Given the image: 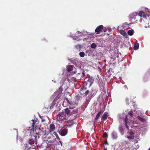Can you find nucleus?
Here are the masks:
<instances>
[{"label":"nucleus","instance_id":"nucleus-1","mask_svg":"<svg viewBox=\"0 0 150 150\" xmlns=\"http://www.w3.org/2000/svg\"><path fill=\"white\" fill-rule=\"evenodd\" d=\"M57 120L59 122L66 120L67 119V117L66 114L64 112H61L58 115L57 117Z\"/></svg>","mask_w":150,"mask_h":150},{"label":"nucleus","instance_id":"nucleus-2","mask_svg":"<svg viewBox=\"0 0 150 150\" xmlns=\"http://www.w3.org/2000/svg\"><path fill=\"white\" fill-rule=\"evenodd\" d=\"M85 84H84L83 86L81 88L80 91V95H83L84 96H86L89 93L88 90H86L87 88L85 87Z\"/></svg>","mask_w":150,"mask_h":150},{"label":"nucleus","instance_id":"nucleus-3","mask_svg":"<svg viewBox=\"0 0 150 150\" xmlns=\"http://www.w3.org/2000/svg\"><path fill=\"white\" fill-rule=\"evenodd\" d=\"M33 122L32 125V129L33 130H35L37 129L40 128V127L39 125V122L37 120H32Z\"/></svg>","mask_w":150,"mask_h":150},{"label":"nucleus","instance_id":"nucleus-4","mask_svg":"<svg viewBox=\"0 0 150 150\" xmlns=\"http://www.w3.org/2000/svg\"><path fill=\"white\" fill-rule=\"evenodd\" d=\"M64 101L63 102V105L64 107H66L67 106L66 104L67 102L70 105L73 106L75 104H76V103L74 102H72V101H70L68 100V98H65V99H64Z\"/></svg>","mask_w":150,"mask_h":150},{"label":"nucleus","instance_id":"nucleus-5","mask_svg":"<svg viewBox=\"0 0 150 150\" xmlns=\"http://www.w3.org/2000/svg\"><path fill=\"white\" fill-rule=\"evenodd\" d=\"M68 132V129L66 128H62L59 131V133L62 136H65Z\"/></svg>","mask_w":150,"mask_h":150},{"label":"nucleus","instance_id":"nucleus-6","mask_svg":"<svg viewBox=\"0 0 150 150\" xmlns=\"http://www.w3.org/2000/svg\"><path fill=\"white\" fill-rule=\"evenodd\" d=\"M93 81L94 79L93 77L91 76H89L88 78V79L86 83L85 86H86L87 85L89 84V87H90L93 83Z\"/></svg>","mask_w":150,"mask_h":150},{"label":"nucleus","instance_id":"nucleus-7","mask_svg":"<svg viewBox=\"0 0 150 150\" xmlns=\"http://www.w3.org/2000/svg\"><path fill=\"white\" fill-rule=\"evenodd\" d=\"M63 94L60 93L58 94V95L54 98V101L55 102L59 103L60 101L62 99V96L63 95Z\"/></svg>","mask_w":150,"mask_h":150},{"label":"nucleus","instance_id":"nucleus-8","mask_svg":"<svg viewBox=\"0 0 150 150\" xmlns=\"http://www.w3.org/2000/svg\"><path fill=\"white\" fill-rule=\"evenodd\" d=\"M75 107L73 106L72 107L71 106L69 107V108H66L65 110V112L66 115L67 114L68 115H71V109L74 108Z\"/></svg>","mask_w":150,"mask_h":150},{"label":"nucleus","instance_id":"nucleus-9","mask_svg":"<svg viewBox=\"0 0 150 150\" xmlns=\"http://www.w3.org/2000/svg\"><path fill=\"white\" fill-rule=\"evenodd\" d=\"M103 28V26L100 25L98 26L95 30V32L97 34H99Z\"/></svg>","mask_w":150,"mask_h":150},{"label":"nucleus","instance_id":"nucleus-10","mask_svg":"<svg viewBox=\"0 0 150 150\" xmlns=\"http://www.w3.org/2000/svg\"><path fill=\"white\" fill-rule=\"evenodd\" d=\"M103 113V112H102L101 110L100 112H99L97 114V115L96 117V118L94 120V122H96L98 119L100 117L101 114Z\"/></svg>","mask_w":150,"mask_h":150},{"label":"nucleus","instance_id":"nucleus-11","mask_svg":"<svg viewBox=\"0 0 150 150\" xmlns=\"http://www.w3.org/2000/svg\"><path fill=\"white\" fill-rule=\"evenodd\" d=\"M55 126L54 124H51L50 125V131L51 132L53 131L55 129Z\"/></svg>","mask_w":150,"mask_h":150},{"label":"nucleus","instance_id":"nucleus-12","mask_svg":"<svg viewBox=\"0 0 150 150\" xmlns=\"http://www.w3.org/2000/svg\"><path fill=\"white\" fill-rule=\"evenodd\" d=\"M107 114L108 113L107 112H105L101 117V120H106L107 119L108 116Z\"/></svg>","mask_w":150,"mask_h":150},{"label":"nucleus","instance_id":"nucleus-13","mask_svg":"<svg viewBox=\"0 0 150 150\" xmlns=\"http://www.w3.org/2000/svg\"><path fill=\"white\" fill-rule=\"evenodd\" d=\"M122 146L123 148L124 149L125 148V149H127L128 148L129 145L127 142H123L122 144Z\"/></svg>","mask_w":150,"mask_h":150},{"label":"nucleus","instance_id":"nucleus-14","mask_svg":"<svg viewBox=\"0 0 150 150\" xmlns=\"http://www.w3.org/2000/svg\"><path fill=\"white\" fill-rule=\"evenodd\" d=\"M138 15L144 18H145L146 17V15L145 13L143 12L142 11H139L138 13Z\"/></svg>","mask_w":150,"mask_h":150},{"label":"nucleus","instance_id":"nucleus-15","mask_svg":"<svg viewBox=\"0 0 150 150\" xmlns=\"http://www.w3.org/2000/svg\"><path fill=\"white\" fill-rule=\"evenodd\" d=\"M74 66L71 65H69L67 67V70L68 72H70L73 69V68Z\"/></svg>","mask_w":150,"mask_h":150},{"label":"nucleus","instance_id":"nucleus-16","mask_svg":"<svg viewBox=\"0 0 150 150\" xmlns=\"http://www.w3.org/2000/svg\"><path fill=\"white\" fill-rule=\"evenodd\" d=\"M120 32L121 35L124 36H125L127 35L126 33L123 30H120Z\"/></svg>","mask_w":150,"mask_h":150},{"label":"nucleus","instance_id":"nucleus-17","mask_svg":"<svg viewBox=\"0 0 150 150\" xmlns=\"http://www.w3.org/2000/svg\"><path fill=\"white\" fill-rule=\"evenodd\" d=\"M78 109L76 108L73 110H71V115H72L74 114L77 113L78 112Z\"/></svg>","mask_w":150,"mask_h":150},{"label":"nucleus","instance_id":"nucleus-18","mask_svg":"<svg viewBox=\"0 0 150 150\" xmlns=\"http://www.w3.org/2000/svg\"><path fill=\"white\" fill-rule=\"evenodd\" d=\"M112 137L114 139H116L117 137V135L116 133L115 132H113L112 133Z\"/></svg>","mask_w":150,"mask_h":150},{"label":"nucleus","instance_id":"nucleus-19","mask_svg":"<svg viewBox=\"0 0 150 150\" xmlns=\"http://www.w3.org/2000/svg\"><path fill=\"white\" fill-rule=\"evenodd\" d=\"M134 30H129L127 32L128 35L131 36L133 34Z\"/></svg>","mask_w":150,"mask_h":150},{"label":"nucleus","instance_id":"nucleus-20","mask_svg":"<svg viewBox=\"0 0 150 150\" xmlns=\"http://www.w3.org/2000/svg\"><path fill=\"white\" fill-rule=\"evenodd\" d=\"M139 47V44L138 43H135L134 45V49L135 50H137Z\"/></svg>","mask_w":150,"mask_h":150},{"label":"nucleus","instance_id":"nucleus-21","mask_svg":"<svg viewBox=\"0 0 150 150\" xmlns=\"http://www.w3.org/2000/svg\"><path fill=\"white\" fill-rule=\"evenodd\" d=\"M137 118L140 121L142 122H144L146 121V120L145 118L143 117H141L139 116H138Z\"/></svg>","mask_w":150,"mask_h":150},{"label":"nucleus","instance_id":"nucleus-22","mask_svg":"<svg viewBox=\"0 0 150 150\" xmlns=\"http://www.w3.org/2000/svg\"><path fill=\"white\" fill-rule=\"evenodd\" d=\"M28 143L30 145H32L34 144V142L32 139H30L29 140Z\"/></svg>","mask_w":150,"mask_h":150},{"label":"nucleus","instance_id":"nucleus-23","mask_svg":"<svg viewBox=\"0 0 150 150\" xmlns=\"http://www.w3.org/2000/svg\"><path fill=\"white\" fill-rule=\"evenodd\" d=\"M133 24V23H129L128 24L127 23H124L123 26L125 27H127V26L128 27H129V26H130V25Z\"/></svg>","mask_w":150,"mask_h":150},{"label":"nucleus","instance_id":"nucleus-24","mask_svg":"<svg viewBox=\"0 0 150 150\" xmlns=\"http://www.w3.org/2000/svg\"><path fill=\"white\" fill-rule=\"evenodd\" d=\"M91 47L92 48L95 49L96 47V45L95 43H93L91 45Z\"/></svg>","mask_w":150,"mask_h":150},{"label":"nucleus","instance_id":"nucleus-25","mask_svg":"<svg viewBox=\"0 0 150 150\" xmlns=\"http://www.w3.org/2000/svg\"><path fill=\"white\" fill-rule=\"evenodd\" d=\"M79 55L81 57H83L85 55V53L83 52H80Z\"/></svg>","mask_w":150,"mask_h":150},{"label":"nucleus","instance_id":"nucleus-26","mask_svg":"<svg viewBox=\"0 0 150 150\" xmlns=\"http://www.w3.org/2000/svg\"><path fill=\"white\" fill-rule=\"evenodd\" d=\"M40 117L41 119L42 120L41 122H43L45 121V117L44 116H39Z\"/></svg>","mask_w":150,"mask_h":150},{"label":"nucleus","instance_id":"nucleus-27","mask_svg":"<svg viewBox=\"0 0 150 150\" xmlns=\"http://www.w3.org/2000/svg\"><path fill=\"white\" fill-rule=\"evenodd\" d=\"M127 138L129 139H134V136L133 135H132L130 136H128L127 137Z\"/></svg>","mask_w":150,"mask_h":150},{"label":"nucleus","instance_id":"nucleus-28","mask_svg":"<svg viewBox=\"0 0 150 150\" xmlns=\"http://www.w3.org/2000/svg\"><path fill=\"white\" fill-rule=\"evenodd\" d=\"M125 124H127L129 122L128 119L127 118V116H126L125 120Z\"/></svg>","mask_w":150,"mask_h":150},{"label":"nucleus","instance_id":"nucleus-29","mask_svg":"<svg viewBox=\"0 0 150 150\" xmlns=\"http://www.w3.org/2000/svg\"><path fill=\"white\" fill-rule=\"evenodd\" d=\"M108 137V134L106 132L104 133L103 134V138H105Z\"/></svg>","mask_w":150,"mask_h":150},{"label":"nucleus","instance_id":"nucleus-30","mask_svg":"<svg viewBox=\"0 0 150 150\" xmlns=\"http://www.w3.org/2000/svg\"><path fill=\"white\" fill-rule=\"evenodd\" d=\"M129 133V134L130 136L133 135H134L135 134L134 131L133 132L132 131H130Z\"/></svg>","mask_w":150,"mask_h":150},{"label":"nucleus","instance_id":"nucleus-31","mask_svg":"<svg viewBox=\"0 0 150 150\" xmlns=\"http://www.w3.org/2000/svg\"><path fill=\"white\" fill-rule=\"evenodd\" d=\"M119 129L120 131L121 132H122L123 130V128L121 126H120L119 127Z\"/></svg>","mask_w":150,"mask_h":150},{"label":"nucleus","instance_id":"nucleus-32","mask_svg":"<svg viewBox=\"0 0 150 150\" xmlns=\"http://www.w3.org/2000/svg\"><path fill=\"white\" fill-rule=\"evenodd\" d=\"M128 114L130 115L131 117L133 116V112L132 111H130L128 112Z\"/></svg>","mask_w":150,"mask_h":150},{"label":"nucleus","instance_id":"nucleus-33","mask_svg":"<svg viewBox=\"0 0 150 150\" xmlns=\"http://www.w3.org/2000/svg\"><path fill=\"white\" fill-rule=\"evenodd\" d=\"M82 76H82V77H84L85 76V73L84 71H83L82 72Z\"/></svg>","mask_w":150,"mask_h":150},{"label":"nucleus","instance_id":"nucleus-34","mask_svg":"<svg viewBox=\"0 0 150 150\" xmlns=\"http://www.w3.org/2000/svg\"><path fill=\"white\" fill-rule=\"evenodd\" d=\"M59 91L60 92H62L63 91V89L62 88V86H61L59 87Z\"/></svg>","mask_w":150,"mask_h":150},{"label":"nucleus","instance_id":"nucleus-35","mask_svg":"<svg viewBox=\"0 0 150 150\" xmlns=\"http://www.w3.org/2000/svg\"><path fill=\"white\" fill-rule=\"evenodd\" d=\"M125 126L126 128L128 129H129V127L128 125H127V124H125Z\"/></svg>","mask_w":150,"mask_h":150},{"label":"nucleus","instance_id":"nucleus-36","mask_svg":"<svg viewBox=\"0 0 150 150\" xmlns=\"http://www.w3.org/2000/svg\"><path fill=\"white\" fill-rule=\"evenodd\" d=\"M103 30L104 31V32H105L106 31H107V29L106 28H103Z\"/></svg>","mask_w":150,"mask_h":150},{"label":"nucleus","instance_id":"nucleus-37","mask_svg":"<svg viewBox=\"0 0 150 150\" xmlns=\"http://www.w3.org/2000/svg\"><path fill=\"white\" fill-rule=\"evenodd\" d=\"M104 144H108V143L107 142V141H105L104 142Z\"/></svg>","mask_w":150,"mask_h":150},{"label":"nucleus","instance_id":"nucleus-38","mask_svg":"<svg viewBox=\"0 0 150 150\" xmlns=\"http://www.w3.org/2000/svg\"><path fill=\"white\" fill-rule=\"evenodd\" d=\"M71 62H72V63L74 64H75V63H76L75 61H74L73 62V61H71Z\"/></svg>","mask_w":150,"mask_h":150},{"label":"nucleus","instance_id":"nucleus-39","mask_svg":"<svg viewBox=\"0 0 150 150\" xmlns=\"http://www.w3.org/2000/svg\"><path fill=\"white\" fill-rule=\"evenodd\" d=\"M35 146L33 145L32 147V149H34Z\"/></svg>","mask_w":150,"mask_h":150},{"label":"nucleus","instance_id":"nucleus-40","mask_svg":"<svg viewBox=\"0 0 150 150\" xmlns=\"http://www.w3.org/2000/svg\"><path fill=\"white\" fill-rule=\"evenodd\" d=\"M104 144H101V146H103L104 145Z\"/></svg>","mask_w":150,"mask_h":150},{"label":"nucleus","instance_id":"nucleus-41","mask_svg":"<svg viewBox=\"0 0 150 150\" xmlns=\"http://www.w3.org/2000/svg\"><path fill=\"white\" fill-rule=\"evenodd\" d=\"M135 142V143H136L137 142V140H136L135 141H134Z\"/></svg>","mask_w":150,"mask_h":150},{"label":"nucleus","instance_id":"nucleus-42","mask_svg":"<svg viewBox=\"0 0 150 150\" xmlns=\"http://www.w3.org/2000/svg\"><path fill=\"white\" fill-rule=\"evenodd\" d=\"M37 142H36V143H35V144H36V145H37Z\"/></svg>","mask_w":150,"mask_h":150},{"label":"nucleus","instance_id":"nucleus-43","mask_svg":"<svg viewBox=\"0 0 150 150\" xmlns=\"http://www.w3.org/2000/svg\"><path fill=\"white\" fill-rule=\"evenodd\" d=\"M148 150H150V148Z\"/></svg>","mask_w":150,"mask_h":150},{"label":"nucleus","instance_id":"nucleus-44","mask_svg":"<svg viewBox=\"0 0 150 150\" xmlns=\"http://www.w3.org/2000/svg\"><path fill=\"white\" fill-rule=\"evenodd\" d=\"M148 150H150V148Z\"/></svg>","mask_w":150,"mask_h":150},{"label":"nucleus","instance_id":"nucleus-45","mask_svg":"<svg viewBox=\"0 0 150 150\" xmlns=\"http://www.w3.org/2000/svg\"><path fill=\"white\" fill-rule=\"evenodd\" d=\"M77 39H78V40H79V39H78V38H77Z\"/></svg>","mask_w":150,"mask_h":150},{"label":"nucleus","instance_id":"nucleus-46","mask_svg":"<svg viewBox=\"0 0 150 150\" xmlns=\"http://www.w3.org/2000/svg\"><path fill=\"white\" fill-rule=\"evenodd\" d=\"M78 32H79V31H78Z\"/></svg>","mask_w":150,"mask_h":150}]
</instances>
